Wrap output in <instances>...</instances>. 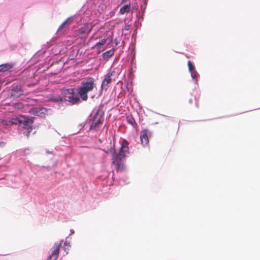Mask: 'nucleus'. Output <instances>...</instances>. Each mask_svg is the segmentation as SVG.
I'll return each instance as SVG.
<instances>
[{"mask_svg": "<svg viewBox=\"0 0 260 260\" xmlns=\"http://www.w3.org/2000/svg\"><path fill=\"white\" fill-rule=\"evenodd\" d=\"M104 115L103 107L100 106L91 119L90 130L96 132L100 129L104 120Z\"/></svg>", "mask_w": 260, "mask_h": 260, "instance_id": "nucleus-3", "label": "nucleus"}, {"mask_svg": "<svg viewBox=\"0 0 260 260\" xmlns=\"http://www.w3.org/2000/svg\"><path fill=\"white\" fill-rule=\"evenodd\" d=\"M16 120L21 125H23L24 128L32 126L34 122V118H29L28 117L22 115H19L17 117Z\"/></svg>", "mask_w": 260, "mask_h": 260, "instance_id": "nucleus-7", "label": "nucleus"}, {"mask_svg": "<svg viewBox=\"0 0 260 260\" xmlns=\"http://www.w3.org/2000/svg\"><path fill=\"white\" fill-rule=\"evenodd\" d=\"M23 93V90L19 86H15L12 89L11 96L19 97Z\"/></svg>", "mask_w": 260, "mask_h": 260, "instance_id": "nucleus-11", "label": "nucleus"}, {"mask_svg": "<svg viewBox=\"0 0 260 260\" xmlns=\"http://www.w3.org/2000/svg\"><path fill=\"white\" fill-rule=\"evenodd\" d=\"M12 67L13 66L9 63L3 64L0 66V72L7 71Z\"/></svg>", "mask_w": 260, "mask_h": 260, "instance_id": "nucleus-15", "label": "nucleus"}, {"mask_svg": "<svg viewBox=\"0 0 260 260\" xmlns=\"http://www.w3.org/2000/svg\"><path fill=\"white\" fill-rule=\"evenodd\" d=\"M149 132L148 129L142 130L140 134V139L143 145H146L149 143L148 134Z\"/></svg>", "mask_w": 260, "mask_h": 260, "instance_id": "nucleus-10", "label": "nucleus"}, {"mask_svg": "<svg viewBox=\"0 0 260 260\" xmlns=\"http://www.w3.org/2000/svg\"><path fill=\"white\" fill-rule=\"evenodd\" d=\"M191 76H192V78H195V74L192 73L191 74Z\"/></svg>", "mask_w": 260, "mask_h": 260, "instance_id": "nucleus-23", "label": "nucleus"}, {"mask_svg": "<svg viewBox=\"0 0 260 260\" xmlns=\"http://www.w3.org/2000/svg\"><path fill=\"white\" fill-rule=\"evenodd\" d=\"M93 28L91 23H86L84 25L76 31V34L81 39H85L87 37Z\"/></svg>", "mask_w": 260, "mask_h": 260, "instance_id": "nucleus-6", "label": "nucleus"}, {"mask_svg": "<svg viewBox=\"0 0 260 260\" xmlns=\"http://www.w3.org/2000/svg\"><path fill=\"white\" fill-rule=\"evenodd\" d=\"M94 78L89 77L81 83L78 88V94L83 101L88 99L87 93L93 90L95 86Z\"/></svg>", "mask_w": 260, "mask_h": 260, "instance_id": "nucleus-2", "label": "nucleus"}, {"mask_svg": "<svg viewBox=\"0 0 260 260\" xmlns=\"http://www.w3.org/2000/svg\"><path fill=\"white\" fill-rule=\"evenodd\" d=\"M114 53V49H111L110 50L107 51L103 53L102 56L104 58H109L111 56H112Z\"/></svg>", "mask_w": 260, "mask_h": 260, "instance_id": "nucleus-14", "label": "nucleus"}, {"mask_svg": "<svg viewBox=\"0 0 260 260\" xmlns=\"http://www.w3.org/2000/svg\"><path fill=\"white\" fill-rule=\"evenodd\" d=\"M107 151L110 153L112 157V164L115 169L118 171L122 168V162L125 157L129 153L128 142L125 139L123 140L119 151L117 153L114 149V145Z\"/></svg>", "mask_w": 260, "mask_h": 260, "instance_id": "nucleus-1", "label": "nucleus"}, {"mask_svg": "<svg viewBox=\"0 0 260 260\" xmlns=\"http://www.w3.org/2000/svg\"><path fill=\"white\" fill-rule=\"evenodd\" d=\"M188 66L189 71L191 72L193 70L194 67L192 65V64L191 63L190 61H188Z\"/></svg>", "mask_w": 260, "mask_h": 260, "instance_id": "nucleus-20", "label": "nucleus"}, {"mask_svg": "<svg viewBox=\"0 0 260 260\" xmlns=\"http://www.w3.org/2000/svg\"><path fill=\"white\" fill-rule=\"evenodd\" d=\"M137 8H138L137 7H134V9H136V10H137Z\"/></svg>", "mask_w": 260, "mask_h": 260, "instance_id": "nucleus-26", "label": "nucleus"}, {"mask_svg": "<svg viewBox=\"0 0 260 260\" xmlns=\"http://www.w3.org/2000/svg\"><path fill=\"white\" fill-rule=\"evenodd\" d=\"M50 100L52 102H55V103H59V102H63V98H61L60 96H52L50 98Z\"/></svg>", "mask_w": 260, "mask_h": 260, "instance_id": "nucleus-18", "label": "nucleus"}, {"mask_svg": "<svg viewBox=\"0 0 260 260\" xmlns=\"http://www.w3.org/2000/svg\"><path fill=\"white\" fill-rule=\"evenodd\" d=\"M72 22V18H68L66 21H64L59 27L58 31H62L67 25H69Z\"/></svg>", "mask_w": 260, "mask_h": 260, "instance_id": "nucleus-12", "label": "nucleus"}, {"mask_svg": "<svg viewBox=\"0 0 260 260\" xmlns=\"http://www.w3.org/2000/svg\"><path fill=\"white\" fill-rule=\"evenodd\" d=\"M61 242L59 244H55L52 249L51 254L48 257V260H56L59 253V249L61 245Z\"/></svg>", "mask_w": 260, "mask_h": 260, "instance_id": "nucleus-8", "label": "nucleus"}, {"mask_svg": "<svg viewBox=\"0 0 260 260\" xmlns=\"http://www.w3.org/2000/svg\"><path fill=\"white\" fill-rule=\"evenodd\" d=\"M63 95V101H68L72 104L79 103L80 99L78 97L74 95V89L68 88L62 90Z\"/></svg>", "mask_w": 260, "mask_h": 260, "instance_id": "nucleus-5", "label": "nucleus"}, {"mask_svg": "<svg viewBox=\"0 0 260 260\" xmlns=\"http://www.w3.org/2000/svg\"><path fill=\"white\" fill-rule=\"evenodd\" d=\"M130 11V4L125 5L119 10V13L121 14H124L125 13H128Z\"/></svg>", "mask_w": 260, "mask_h": 260, "instance_id": "nucleus-13", "label": "nucleus"}, {"mask_svg": "<svg viewBox=\"0 0 260 260\" xmlns=\"http://www.w3.org/2000/svg\"><path fill=\"white\" fill-rule=\"evenodd\" d=\"M131 28V25L129 24L125 25L124 29L126 30H129Z\"/></svg>", "mask_w": 260, "mask_h": 260, "instance_id": "nucleus-22", "label": "nucleus"}, {"mask_svg": "<svg viewBox=\"0 0 260 260\" xmlns=\"http://www.w3.org/2000/svg\"><path fill=\"white\" fill-rule=\"evenodd\" d=\"M31 131H32V126H29V127H28L27 128V131L26 132V136L27 138L29 137L30 133L31 132Z\"/></svg>", "mask_w": 260, "mask_h": 260, "instance_id": "nucleus-21", "label": "nucleus"}, {"mask_svg": "<svg viewBox=\"0 0 260 260\" xmlns=\"http://www.w3.org/2000/svg\"><path fill=\"white\" fill-rule=\"evenodd\" d=\"M126 2V0H122V3H124Z\"/></svg>", "mask_w": 260, "mask_h": 260, "instance_id": "nucleus-24", "label": "nucleus"}, {"mask_svg": "<svg viewBox=\"0 0 260 260\" xmlns=\"http://www.w3.org/2000/svg\"><path fill=\"white\" fill-rule=\"evenodd\" d=\"M3 123L6 124V125H8L9 124V123L8 122L4 123V122H3Z\"/></svg>", "mask_w": 260, "mask_h": 260, "instance_id": "nucleus-25", "label": "nucleus"}, {"mask_svg": "<svg viewBox=\"0 0 260 260\" xmlns=\"http://www.w3.org/2000/svg\"><path fill=\"white\" fill-rule=\"evenodd\" d=\"M118 75L115 71H111L109 72L104 76V79L101 84V88L107 90L109 87L111 83L113 81H115Z\"/></svg>", "mask_w": 260, "mask_h": 260, "instance_id": "nucleus-4", "label": "nucleus"}, {"mask_svg": "<svg viewBox=\"0 0 260 260\" xmlns=\"http://www.w3.org/2000/svg\"><path fill=\"white\" fill-rule=\"evenodd\" d=\"M46 109L43 108H33L29 111V113L36 116L43 117L45 115Z\"/></svg>", "mask_w": 260, "mask_h": 260, "instance_id": "nucleus-9", "label": "nucleus"}, {"mask_svg": "<svg viewBox=\"0 0 260 260\" xmlns=\"http://www.w3.org/2000/svg\"><path fill=\"white\" fill-rule=\"evenodd\" d=\"M13 107L16 109L20 110L23 108V105L22 103L19 102V103H15L13 105Z\"/></svg>", "mask_w": 260, "mask_h": 260, "instance_id": "nucleus-19", "label": "nucleus"}, {"mask_svg": "<svg viewBox=\"0 0 260 260\" xmlns=\"http://www.w3.org/2000/svg\"><path fill=\"white\" fill-rule=\"evenodd\" d=\"M107 42V40L105 39H102L101 40L100 42H98L95 45V47L98 49V50H100L101 48V47L105 45L106 44Z\"/></svg>", "mask_w": 260, "mask_h": 260, "instance_id": "nucleus-16", "label": "nucleus"}, {"mask_svg": "<svg viewBox=\"0 0 260 260\" xmlns=\"http://www.w3.org/2000/svg\"><path fill=\"white\" fill-rule=\"evenodd\" d=\"M126 120L129 124H131L133 126H135V124H136L135 120L132 115L127 116L126 117Z\"/></svg>", "mask_w": 260, "mask_h": 260, "instance_id": "nucleus-17", "label": "nucleus"}]
</instances>
